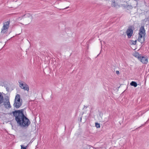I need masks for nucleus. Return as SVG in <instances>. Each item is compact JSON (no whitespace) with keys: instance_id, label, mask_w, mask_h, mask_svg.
I'll return each instance as SVG.
<instances>
[{"instance_id":"7","label":"nucleus","mask_w":149,"mask_h":149,"mask_svg":"<svg viewBox=\"0 0 149 149\" xmlns=\"http://www.w3.org/2000/svg\"><path fill=\"white\" fill-rule=\"evenodd\" d=\"M132 28V27L131 26L129 27L126 31V33L128 38H130L132 35L133 30Z\"/></svg>"},{"instance_id":"3","label":"nucleus","mask_w":149,"mask_h":149,"mask_svg":"<svg viewBox=\"0 0 149 149\" xmlns=\"http://www.w3.org/2000/svg\"><path fill=\"white\" fill-rule=\"evenodd\" d=\"M22 100L20 99V96L19 94H17L15 97L14 107L16 108H19L22 104Z\"/></svg>"},{"instance_id":"1","label":"nucleus","mask_w":149,"mask_h":149,"mask_svg":"<svg viewBox=\"0 0 149 149\" xmlns=\"http://www.w3.org/2000/svg\"><path fill=\"white\" fill-rule=\"evenodd\" d=\"M23 111V109H22L20 110H16L10 113V114L11 115H12V114H13V116L15 117V120L18 124L19 120L22 122L24 118V117H25Z\"/></svg>"},{"instance_id":"9","label":"nucleus","mask_w":149,"mask_h":149,"mask_svg":"<svg viewBox=\"0 0 149 149\" xmlns=\"http://www.w3.org/2000/svg\"><path fill=\"white\" fill-rule=\"evenodd\" d=\"M141 62L143 63H147L148 62V59L146 57L141 56L139 60Z\"/></svg>"},{"instance_id":"15","label":"nucleus","mask_w":149,"mask_h":149,"mask_svg":"<svg viewBox=\"0 0 149 149\" xmlns=\"http://www.w3.org/2000/svg\"><path fill=\"white\" fill-rule=\"evenodd\" d=\"M28 146V145L26 146V147H24L23 145H21V149H26V148Z\"/></svg>"},{"instance_id":"4","label":"nucleus","mask_w":149,"mask_h":149,"mask_svg":"<svg viewBox=\"0 0 149 149\" xmlns=\"http://www.w3.org/2000/svg\"><path fill=\"white\" fill-rule=\"evenodd\" d=\"M30 122L29 120L26 117H24L23 120L20 121L18 120V124L19 125L22 127H27L30 124Z\"/></svg>"},{"instance_id":"19","label":"nucleus","mask_w":149,"mask_h":149,"mask_svg":"<svg viewBox=\"0 0 149 149\" xmlns=\"http://www.w3.org/2000/svg\"><path fill=\"white\" fill-rule=\"evenodd\" d=\"M147 122H148V121H147V122H146V123H147Z\"/></svg>"},{"instance_id":"17","label":"nucleus","mask_w":149,"mask_h":149,"mask_svg":"<svg viewBox=\"0 0 149 149\" xmlns=\"http://www.w3.org/2000/svg\"><path fill=\"white\" fill-rule=\"evenodd\" d=\"M116 72L117 74H118L119 73V71H116Z\"/></svg>"},{"instance_id":"12","label":"nucleus","mask_w":149,"mask_h":149,"mask_svg":"<svg viewBox=\"0 0 149 149\" xmlns=\"http://www.w3.org/2000/svg\"><path fill=\"white\" fill-rule=\"evenodd\" d=\"M135 57L138 58V59L139 60L140 58L141 57L139 53L138 52L135 53L134 55Z\"/></svg>"},{"instance_id":"18","label":"nucleus","mask_w":149,"mask_h":149,"mask_svg":"<svg viewBox=\"0 0 149 149\" xmlns=\"http://www.w3.org/2000/svg\"><path fill=\"white\" fill-rule=\"evenodd\" d=\"M69 7H67L66 8H64V9H67Z\"/></svg>"},{"instance_id":"10","label":"nucleus","mask_w":149,"mask_h":149,"mask_svg":"<svg viewBox=\"0 0 149 149\" xmlns=\"http://www.w3.org/2000/svg\"><path fill=\"white\" fill-rule=\"evenodd\" d=\"M4 105L6 108H7L11 107L10 102L9 100H7L4 103Z\"/></svg>"},{"instance_id":"13","label":"nucleus","mask_w":149,"mask_h":149,"mask_svg":"<svg viewBox=\"0 0 149 149\" xmlns=\"http://www.w3.org/2000/svg\"><path fill=\"white\" fill-rule=\"evenodd\" d=\"M130 85L132 86H134V87H136L137 86V84L136 83L133 81H132L130 83Z\"/></svg>"},{"instance_id":"16","label":"nucleus","mask_w":149,"mask_h":149,"mask_svg":"<svg viewBox=\"0 0 149 149\" xmlns=\"http://www.w3.org/2000/svg\"><path fill=\"white\" fill-rule=\"evenodd\" d=\"M95 126L97 128H99L100 127V124L98 123H95Z\"/></svg>"},{"instance_id":"6","label":"nucleus","mask_w":149,"mask_h":149,"mask_svg":"<svg viewBox=\"0 0 149 149\" xmlns=\"http://www.w3.org/2000/svg\"><path fill=\"white\" fill-rule=\"evenodd\" d=\"M18 82L19 86L21 89H24V91H29V87L28 85L21 80H19Z\"/></svg>"},{"instance_id":"2","label":"nucleus","mask_w":149,"mask_h":149,"mask_svg":"<svg viewBox=\"0 0 149 149\" xmlns=\"http://www.w3.org/2000/svg\"><path fill=\"white\" fill-rule=\"evenodd\" d=\"M145 34V30L144 27L143 26H141L139 30L138 40L141 43H143L144 41V36Z\"/></svg>"},{"instance_id":"8","label":"nucleus","mask_w":149,"mask_h":149,"mask_svg":"<svg viewBox=\"0 0 149 149\" xmlns=\"http://www.w3.org/2000/svg\"><path fill=\"white\" fill-rule=\"evenodd\" d=\"M9 21H7L4 23L3 29H2L1 32L4 33L6 32V30L9 27Z\"/></svg>"},{"instance_id":"5","label":"nucleus","mask_w":149,"mask_h":149,"mask_svg":"<svg viewBox=\"0 0 149 149\" xmlns=\"http://www.w3.org/2000/svg\"><path fill=\"white\" fill-rule=\"evenodd\" d=\"M30 122L29 120L26 117H24L23 120L20 121L18 120V124L19 125L22 127H27L30 124Z\"/></svg>"},{"instance_id":"14","label":"nucleus","mask_w":149,"mask_h":149,"mask_svg":"<svg viewBox=\"0 0 149 149\" xmlns=\"http://www.w3.org/2000/svg\"><path fill=\"white\" fill-rule=\"evenodd\" d=\"M131 41V42L132 43V44H133V45H135L136 43V40L135 41H134V40H132Z\"/></svg>"},{"instance_id":"11","label":"nucleus","mask_w":149,"mask_h":149,"mask_svg":"<svg viewBox=\"0 0 149 149\" xmlns=\"http://www.w3.org/2000/svg\"><path fill=\"white\" fill-rule=\"evenodd\" d=\"M26 16L28 17V18L27 19L30 22L31 21L32 19V16L30 14H27L26 15Z\"/></svg>"}]
</instances>
